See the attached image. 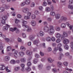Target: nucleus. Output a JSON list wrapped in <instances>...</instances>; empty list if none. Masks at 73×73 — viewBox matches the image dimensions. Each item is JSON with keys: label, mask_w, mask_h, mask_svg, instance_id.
Instances as JSON below:
<instances>
[{"label": "nucleus", "mask_w": 73, "mask_h": 73, "mask_svg": "<svg viewBox=\"0 0 73 73\" xmlns=\"http://www.w3.org/2000/svg\"><path fill=\"white\" fill-rule=\"evenodd\" d=\"M44 31L45 32H48L50 35H52L54 32V30L53 26L52 25H49V28L47 26L44 27Z\"/></svg>", "instance_id": "1"}, {"label": "nucleus", "mask_w": 73, "mask_h": 73, "mask_svg": "<svg viewBox=\"0 0 73 73\" xmlns=\"http://www.w3.org/2000/svg\"><path fill=\"white\" fill-rule=\"evenodd\" d=\"M15 49H12V52L14 51V52L13 53L14 56L15 58H17L18 57V55H17V54L18 53V51L17 50L15 51Z\"/></svg>", "instance_id": "2"}, {"label": "nucleus", "mask_w": 73, "mask_h": 73, "mask_svg": "<svg viewBox=\"0 0 73 73\" xmlns=\"http://www.w3.org/2000/svg\"><path fill=\"white\" fill-rule=\"evenodd\" d=\"M29 11V9L28 8H23L22 9V12L24 13H27Z\"/></svg>", "instance_id": "3"}, {"label": "nucleus", "mask_w": 73, "mask_h": 73, "mask_svg": "<svg viewBox=\"0 0 73 73\" xmlns=\"http://www.w3.org/2000/svg\"><path fill=\"white\" fill-rule=\"evenodd\" d=\"M22 26L23 28H28L29 27L28 26L25 25V24H27V21H23L22 22Z\"/></svg>", "instance_id": "4"}, {"label": "nucleus", "mask_w": 73, "mask_h": 73, "mask_svg": "<svg viewBox=\"0 0 73 73\" xmlns=\"http://www.w3.org/2000/svg\"><path fill=\"white\" fill-rule=\"evenodd\" d=\"M55 36L57 38H59L61 37V35L59 33H57L55 34Z\"/></svg>", "instance_id": "5"}, {"label": "nucleus", "mask_w": 73, "mask_h": 73, "mask_svg": "<svg viewBox=\"0 0 73 73\" xmlns=\"http://www.w3.org/2000/svg\"><path fill=\"white\" fill-rule=\"evenodd\" d=\"M69 42V40L68 39H65L63 41V43L64 44H68Z\"/></svg>", "instance_id": "6"}, {"label": "nucleus", "mask_w": 73, "mask_h": 73, "mask_svg": "<svg viewBox=\"0 0 73 73\" xmlns=\"http://www.w3.org/2000/svg\"><path fill=\"white\" fill-rule=\"evenodd\" d=\"M26 53L28 56H31L32 53V52L31 50H27L26 51Z\"/></svg>", "instance_id": "7"}, {"label": "nucleus", "mask_w": 73, "mask_h": 73, "mask_svg": "<svg viewBox=\"0 0 73 73\" xmlns=\"http://www.w3.org/2000/svg\"><path fill=\"white\" fill-rule=\"evenodd\" d=\"M66 24L67 25L68 27L69 28L70 30H72V28H73V25H70L68 23H66Z\"/></svg>", "instance_id": "8"}, {"label": "nucleus", "mask_w": 73, "mask_h": 73, "mask_svg": "<svg viewBox=\"0 0 73 73\" xmlns=\"http://www.w3.org/2000/svg\"><path fill=\"white\" fill-rule=\"evenodd\" d=\"M9 25H8V24L6 25V26L3 27V29L4 31H7L8 29V28H9Z\"/></svg>", "instance_id": "9"}, {"label": "nucleus", "mask_w": 73, "mask_h": 73, "mask_svg": "<svg viewBox=\"0 0 73 73\" xmlns=\"http://www.w3.org/2000/svg\"><path fill=\"white\" fill-rule=\"evenodd\" d=\"M60 19L63 21H66L67 20V18L64 16H62Z\"/></svg>", "instance_id": "10"}, {"label": "nucleus", "mask_w": 73, "mask_h": 73, "mask_svg": "<svg viewBox=\"0 0 73 73\" xmlns=\"http://www.w3.org/2000/svg\"><path fill=\"white\" fill-rule=\"evenodd\" d=\"M39 42H40V41H39V40L38 39L35 40H34L33 41V43L34 45H36L37 44H38Z\"/></svg>", "instance_id": "11"}, {"label": "nucleus", "mask_w": 73, "mask_h": 73, "mask_svg": "<svg viewBox=\"0 0 73 73\" xmlns=\"http://www.w3.org/2000/svg\"><path fill=\"white\" fill-rule=\"evenodd\" d=\"M47 61L49 63H51V62H52L54 61V59H52L51 58H48L47 59Z\"/></svg>", "instance_id": "12"}, {"label": "nucleus", "mask_w": 73, "mask_h": 73, "mask_svg": "<svg viewBox=\"0 0 73 73\" xmlns=\"http://www.w3.org/2000/svg\"><path fill=\"white\" fill-rule=\"evenodd\" d=\"M31 25L33 27H35L36 25V22L35 21L32 20L31 21Z\"/></svg>", "instance_id": "13"}, {"label": "nucleus", "mask_w": 73, "mask_h": 73, "mask_svg": "<svg viewBox=\"0 0 73 73\" xmlns=\"http://www.w3.org/2000/svg\"><path fill=\"white\" fill-rule=\"evenodd\" d=\"M0 49L1 52V54H4V47L3 46L1 47Z\"/></svg>", "instance_id": "14"}, {"label": "nucleus", "mask_w": 73, "mask_h": 73, "mask_svg": "<svg viewBox=\"0 0 73 73\" xmlns=\"http://www.w3.org/2000/svg\"><path fill=\"white\" fill-rule=\"evenodd\" d=\"M60 18V14L57 13L55 15V18L56 19H59Z\"/></svg>", "instance_id": "15"}, {"label": "nucleus", "mask_w": 73, "mask_h": 73, "mask_svg": "<svg viewBox=\"0 0 73 73\" xmlns=\"http://www.w3.org/2000/svg\"><path fill=\"white\" fill-rule=\"evenodd\" d=\"M63 54L61 53H59V57L58 58V59L59 60H61V58L62 57H63Z\"/></svg>", "instance_id": "16"}, {"label": "nucleus", "mask_w": 73, "mask_h": 73, "mask_svg": "<svg viewBox=\"0 0 73 73\" xmlns=\"http://www.w3.org/2000/svg\"><path fill=\"white\" fill-rule=\"evenodd\" d=\"M5 69V67L4 65H0V70H4Z\"/></svg>", "instance_id": "17"}, {"label": "nucleus", "mask_w": 73, "mask_h": 73, "mask_svg": "<svg viewBox=\"0 0 73 73\" xmlns=\"http://www.w3.org/2000/svg\"><path fill=\"white\" fill-rule=\"evenodd\" d=\"M25 2L26 5H29L31 3V1L30 0H26Z\"/></svg>", "instance_id": "18"}, {"label": "nucleus", "mask_w": 73, "mask_h": 73, "mask_svg": "<svg viewBox=\"0 0 73 73\" xmlns=\"http://www.w3.org/2000/svg\"><path fill=\"white\" fill-rule=\"evenodd\" d=\"M45 10L46 12H49L50 11V8L49 7H46L45 8Z\"/></svg>", "instance_id": "19"}, {"label": "nucleus", "mask_w": 73, "mask_h": 73, "mask_svg": "<svg viewBox=\"0 0 73 73\" xmlns=\"http://www.w3.org/2000/svg\"><path fill=\"white\" fill-rule=\"evenodd\" d=\"M39 34L40 36H41L42 37L44 35H45L44 32L42 31H40L39 32Z\"/></svg>", "instance_id": "20"}, {"label": "nucleus", "mask_w": 73, "mask_h": 73, "mask_svg": "<svg viewBox=\"0 0 73 73\" xmlns=\"http://www.w3.org/2000/svg\"><path fill=\"white\" fill-rule=\"evenodd\" d=\"M35 36H36L35 35H30L29 37V39L31 40H32L33 38H34Z\"/></svg>", "instance_id": "21"}, {"label": "nucleus", "mask_w": 73, "mask_h": 73, "mask_svg": "<svg viewBox=\"0 0 73 73\" xmlns=\"http://www.w3.org/2000/svg\"><path fill=\"white\" fill-rule=\"evenodd\" d=\"M31 18L32 20H35L36 18V16L34 14H32L31 16Z\"/></svg>", "instance_id": "22"}, {"label": "nucleus", "mask_w": 73, "mask_h": 73, "mask_svg": "<svg viewBox=\"0 0 73 73\" xmlns=\"http://www.w3.org/2000/svg\"><path fill=\"white\" fill-rule=\"evenodd\" d=\"M17 29V28L16 27H14L13 29V28H10V30L12 32H14V31H15Z\"/></svg>", "instance_id": "23"}, {"label": "nucleus", "mask_w": 73, "mask_h": 73, "mask_svg": "<svg viewBox=\"0 0 73 73\" xmlns=\"http://www.w3.org/2000/svg\"><path fill=\"white\" fill-rule=\"evenodd\" d=\"M24 19L25 20H29L30 19V17L28 15L25 16L24 17Z\"/></svg>", "instance_id": "24"}, {"label": "nucleus", "mask_w": 73, "mask_h": 73, "mask_svg": "<svg viewBox=\"0 0 73 73\" xmlns=\"http://www.w3.org/2000/svg\"><path fill=\"white\" fill-rule=\"evenodd\" d=\"M20 66H17L15 68L14 70L16 71H19L20 70Z\"/></svg>", "instance_id": "25"}, {"label": "nucleus", "mask_w": 73, "mask_h": 73, "mask_svg": "<svg viewBox=\"0 0 73 73\" xmlns=\"http://www.w3.org/2000/svg\"><path fill=\"white\" fill-rule=\"evenodd\" d=\"M19 54L20 56H23L24 55V53L23 52H19Z\"/></svg>", "instance_id": "26"}, {"label": "nucleus", "mask_w": 73, "mask_h": 73, "mask_svg": "<svg viewBox=\"0 0 73 73\" xmlns=\"http://www.w3.org/2000/svg\"><path fill=\"white\" fill-rule=\"evenodd\" d=\"M56 13L54 12H51L50 13V15L51 16H55Z\"/></svg>", "instance_id": "27"}, {"label": "nucleus", "mask_w": 73, "mask_h": 73, "mask_svg": "<svg viewBox=\"0 0 73 73\" xmlns=\"http://www.w3.org/2000/svg\"><path fill=\"white\" fill-rule=\"evenodd\" d=\"M27 65L28 66H31L32 65V63L30 61H28L27 63Z\"/></svg>", "instance_id": "28"}, {"label": "nucleus", "mask_w": 73, "mask_h": 73, "mask_svg": "<svg viewBox=\"0 0 73 73\" xmlns=\"http://www.w3.org/2000/svg\"><path fill=\"white\" fill-rule=\"evenodd\" d=\"M5 11V9L3 7H1L0 8V12H4Z\"/></svg>", "instance_id": "29"}, {"label": "nucleus", "mask_w": 73, "mask_h": 73, "mask_svg": "<svg viewBox=\"0 0 73 73\" xmlns=\"http://www.w3.org/2000/svg\"><path fill=\"white\" fill-rule=\"evenodd\" d=\"M46 40L47 41H50L51 40V38L50 37H48L46 38Z\"/></svg>", "instance_id": "30"}, {"label": "nucleus", "mask_w": 73, "mask_h": 73, "mask_svg": "<svg viewBox=\"0 0 73 73\" xmlns=\"http://www.w3.org/2000/svg\"><path fill=\"white\" fill-rule=\"evenodd\" d=\"M10 62L12 64H16V61L14 60H11Z\"/></svg>", "instance_id": "31"}, {"label": "nucleus", "mask_w": 73, "mask_h": 73, "mask_svg": "<svg viewBox=\"0 0 73 73\" xmlns=\"http://www.w3.org/2000/svg\"><path fill=\"white\" fill-rule=\"evenodd\" d=\"M20 61L22 62H24L26 61V60L24 58H22L20 59Z\"/></svg>", "instance_id": "32"}, {"label": "nucleus", "mask_w": 73, "mask_h": 73, "mask_svg": "<svg viewBox=\"0 0 73 73\" xmlns=\"http://www.w3.org/2000/svg\"><path fill=\"white\" fill-rule=\"evenodd\" d=\"M5 61H9V56H6L5 57Z\"/></svg>", "instance_id": "33"}, {"label": "nucleus", "mask_w": 73, "mask_h": 73, "mask_svg": "<svg viewBox=\"0 0 73 73\" xmlns=\"http://www.w3.org/2000/svg\"><path fill=\"white\" fill-rule=\"evenodd\" d=\"M43 65L42 64H40L38 65V69L40 70V69H42V66Z\"/></svg>", "instance_id": "34"}, {"label": "nucleus", "mask_w": 73, "mask_h": 73, "mask_svg": "<svg viewBox=\"0 0 73 73\" xmlns=\"http://www.w3.org/2000/svg\"><path fill=\"white\" fill-rule=\"evenodd\" d=\"M55 30L56 31H60V27L58 26H57L55 27Z\"/></svg>", "instance_id": "35"}, {"label": "nucleus", "mask_w": 73, "mask_h": 73, "mask_svg": "<svg viewBox=\"0 0 73 73\" xmlns=\"http://www.w3.org/2000/svg\"><path fill=\"white\" fill-rule=\"evenodd\" d=\"M25 4H26L25 2H23L21 3L20 6H21V7H24V6H25Z\"/></svg>", "instance_id": "36"}, {"label": "nucleus", "mask_w": 73, "mask_h": 73, "mask_svg": "<svg viewBox=\"0 0 73 73\" xmlns=\"http://www.w3.org/2000/svg\"><path fill=\"white\" fill-rule=\"evenodd\" d=\"M64 49H66V50H68L69 49V46L67 45H65L64 46Z\"/></svg>", "instance_id": "37"}, {"label": "nucleus", "mask_w": 73, "mask_h": 73, "mask_svg": "<svg viewBox=\"0 0 73 73\" xmlns=\"http://www.w3.org/2000/svg\"><path fill=\"white\" fill-rule=\"evenodd\" d=\"M35 3L32 2L31 4V7L32 8H33L35 7Z\"/></svg>", "instance_id": "38"}, {"label": "nucleus", "mask_w": 73, "mask_h": 73, "mask_svg": "<svg viewBox=\"0 0 73 73\" xmlns=\"http://www.w3.org/2000/svg\"><path fill=\"white\" fill-rule=\"evenodd\" d=\"M20 30L19 29H16L15 30V33L16 34H19L20 33Z\"/></svg>", "instance_id": "39"}, {"label": "nucleus", "mask_w": 73, "mask_h": 73, "mask_svg": "<svg viewBox=\"0 0 73 73\" xmlns=\"http://www.w3.org/2000/svg\"><path fill=\"white\" fill-rule=\"evenodd\" d=\"M7 19V16H3L2 17V19L4 20H6Z\"/></svg>", "instance_id": "40"}, {"label": "nucleus", "mask_w": 73, "mask_h": 73, "mask_svg": "<svg viewBox=\"0 0 73 73\" xmlns=\"http://www.w3.org/2000/svg\"><path fill=\"white\" fill-rule=\"evenodd\" d=\"M60 27L61 28H65V24L64 23H62L61 24Z\"/></svg>", "instance_id": "41"}, {"label": "nucleus", "mask_w": 73, "mask_h": 73, "mask_svg": "<svg viewBox=\"0 0 73 73\" xmlns=\"http://www.w3.org/2000/svg\"><path fill=\"white\" fill-rule=\"evenodd\" d=\"M65 70H68V71H69V72H72V71H73L72 69H69L67 67L66 68Z\"/></svg>", "instance_id": "42"}, {"label": "nucleus", "mask_w": 73, "mask_h": 73, "mask_svg": "<svg viewBox=\"0 0 73 73\" xmlns=\"http://www.w3.org/2000/svg\"><path fill=\"white\" fill-rule=\"evenodd\" d=\"M20 49L22 50H25V48L23 46H21L20 48Z\"/></svg>", "instance_id": "43"}, {"label": "nucleus", "mask_w": 73, "mask_h": 73, "mask_svg": "<svg viewBox=\"0 0 73 73\" xmlns=\"http://www.w3.org/2000/svg\"><path fill=\"white\" fill-rule=\"evenodd\" d=\"M47 5V3H46V2H45V1H44L43 3V4H42L43 6H44V7H46V6Z\"/></svg>", "instance_id": "44"}, {"label": "nucleus", "mask_w": 73, "mask_h": 73, "mask_svg": "<svg viewBox=\"0 0 73 73\" xmlns=\"http://www.w3.org/2000/svg\"><path fill=\"white\" fill-rule=\"evenodd\" d=\"M26 70L27 71H29L31 70V69L29 67H28L26 68Z\"/></svg>", "instance_id": "45"}, {"label": "nucleus", "mask_w": 73, "mask_h": 73, "mask_svg": "<svg viewBox=\"0 0 73 73\" xmlns=\"http://www.w3.org/2000/svg\"><path fill=\"white\" fill-rule=\"evenodd\" d=\"M62 46V44L61 43L58 44L57 45V48L59 49V48H60Z\"/></svg>", "instance_id": "46"}, {"label": "nucleus", "mask_w": 73, "mask_h": 73, "mask_svg": "<svg viewBox=\"0 0 73 73\" xmlns=\"http://www.w3.org/2000/svg\"><path fill=\"white\" fill-rule=\"evenodd\" d=\"M27 32H32V30L31 28H29V27L28 29H27Z\"/></svg>", "instance_id": "47"}, {"label": "nucleus", "mask_w": 73, "mask_h": 73, "mask_svg": "<svg viewBox=\"0 0 73 73\" xmlns=\"http://www.w3.org/2000/svg\"><path fill=\"white\" fill-rule=\"evenodd\" d=\"M58 38V39L56 40V43H60V42H61V39L59 38Z\"/></svg>", "instance_id": "48"}, {"label": "nucleus", "mask_w": 73, "mask_h": 73, "mask_svg": "<svg viewBox=\"0 0 73 73\" xmlns=\"http://www.w3.org/2000/svg\"><path fill=\"white\" fill-rule=\"evenodd\" d=\"M11 50V47L8 46L7 47V50L8 51H10Z\"/></svg>", "instance_id": "49"}, {"label": "nucleus", "mask_w": 73, "mask_h": 73, "mask_svg": "<svg viewBox=\"0 0 73 73\" xmlns=\"http://www.w3.org/2000/svg\"><path fill=\"white\" fill-rule=\"evenodd\" d=\"M50 9H51V11H53L54 10V7L53 5H51L50 6Z\"/></svg>", "instance_id": "50"}, {"label": "nucleus", "mask_w": 73, "mask_h": 73, "mask_svg": "<svg viewBox=\"0 0 73 73\" xmlns=\"http://www.w3.org/2000/svg\"><path fill=\"white\" fill-rule=\"evenodd\" d=\"M63 35L64 37H68V34L66 32H64L63 33Z\"/></svg>", "instance_id": "51"}, {"label": "nucleus", "mask_w": 73, "mask_h": 73, "mask_svg": "<svg viewBox=\"0 0 73 73\" xmlns=\"http://www.w3.org/2000/svg\"><path fill=\"white\" fill-rule=\"evenodd\" d=\"M63 64L66 66H68V63L67 62H63Z\"/></svg>", "instance_id": "52"}, {"label": "nucleus", "mask_w": 73, "mask_h": 73, "mask_svg": "<svg viewBox=\"0 0 73 73\" xmlns=\"http://www.w3.org/2000/svg\"><path fill=\"white\" fill-rule=\"evenodd\" d=\"M68 8L69 9H73V7L72 5H68Z\"/></svg>", "instance_id": "53"}, {"label": "nucleus", "mask_w": 73, "mask_h": 73, "mask_svg": "<svg viewBox=\"0 0 73 73\" xmlns=\"http://www.w3.org/2000/svg\"><path fill=\"white\" fill-rule=\"evenodd\" d=\"M38 61L37 59H35L33 60L34 63V64H36Z\"/></svg>", "instance_id": "54"}, {"label": "nucleus", "mask_w": 73, "mask_h": 73, "mask_svg": "<svg viewBox=\"0 0 73 73\" xmlns=\"http://www.w3.org/2000/svg\"><path fill=\"white\" fill-rule=\"evenodd\" d=\"M57 64L58 66H61V65H62V63H61V62L58 61V62L57 63Z\"/></svg>", "instance_id": "55"}, {"label": "nucleus", "mask_w": 73, "mask_h": 73, "mask_svg": "<svg viewBox=\"0 0 73 73\" xmlns=\"http://www.w3.org/2000/svg\"><path fill=\"white\" fill-rule=\"evenodd\" d=\"M47 1L48 5H50L52 4V1L50 0H48Z\"/></svg>", "instance_id": "56"}, {"label": "nucleus", "mask_w": 73, "mask_h": 73, "mask_svg": "<svg viewBox=\"0 0 73 73\" xmlns=\"http://www.w3.org/2000/svg\"><path fill=\"white\" fill-rule=\"evenodd\" d=\"M1 23L3 24H5V20L2 19L1 20Z\"/></svg>", "instance_id": "57"}, {"label": "nucleus", "mask_w": 73, "mask_h": 73, "mask_svg": "<svg viewBox=\"0 0 73 73\" xmlns=\"http://www.w3.org/2000/svg\"><path fill=\"white\" fill-rule=\"evenodd\" d=\"M5 7L6 9H9V5H5Z\"/></svg>", "instance_id": "58"}, {"label": "nucleus", "mask_w": 73, "mask_h": 73, "mask_svg": "<svg viewBox=\"0 0 73 73\" xmlns=\"http://www.w3.org/2000/svg\"><path fill=\"white\" fill-rule=\"evenodd\" d=\"M40 54L41 56H44V53L41 51L40 52Z\"/></svg>", "instance_id": "59"}, {"label": "nucleus", "mask_w": 73, "mask_h": 73, "mask_svg": "<svg viewBox=\"0 0 73 73\" xmlns=\"http://www.w3.org/2000/svg\"><path fill=\"white\" fill-rule=\"evenodd\" d=\"M5 69H6L7 72H11V70L8 69V67H5Z\"/></svg>", "instance_id": "60"}, {"label": "nucleus", "mask_w": 73, "mask_h": 73, "mask_svg": "<svg viewBox=\"0 0 73 73\" xmlns=\"http://www.w3.org/2000/svg\"><path fill=\"white\" fill-rule=\"evenodd\" d=\"M46 68L47 70H50V66H47L46 67Z\"/></svg>", "instance_id": "61"}, {"label": "nucleus", "mask_w": 73, "mask_h": 73, "mask_svg": "<svg viewBox=\"0 0 73 73\" xmlns=\"http://www.w3.org/2000/svg\"><path fill=\"white\" fill-rule=\"evenodd\" d=\"M34 13L35 15H37V14H38V11L37 10H35L34 11Z\"/></svg>", "instance_id": "62"}, {"label": "nucleus", "mask_w": 73, "mask_h": 73, "mask_svg": "<svg viewBox=\"0 0 73 73\" xmlns=\"http://www.w3.org/2000/svg\"><path fill=\"white\" fill-rule=\"evenodd\" d=\"M17 17L18 19H21V15L19 14L17 15Z\"/></svg>", "instance_id": "63"}, {"label": "nucleus", "mask_w": 73, "mask_h": 73, "mask_svg": "<svg viewBox=\"0 0 73 73\" xmlns=\"http://www.w3.org/2000/svg\"><path fill=\"white\" fill-rule=\"evenodd\" d=\"M39 9L40 11H42L43 9V7L42 6H40L39 7Z\"/></svg>", "instance_id": "64"}]
</instances>
